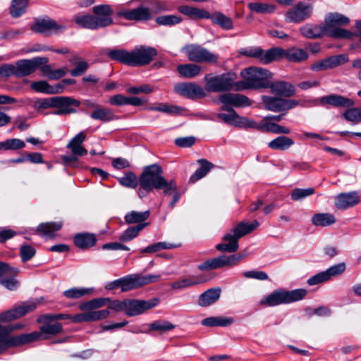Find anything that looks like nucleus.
<instances>
[{"instance_id":"a19ab883","label":"nucleus","mask_w":361,"mask_h":361,"mask_svg":"<svg viewBox=\"0 0 361 361\" xmlns=\"http://www.w3.org/2000/svg\"><path fill=\"white\" fill-rule=\"evenodd\" d=\"M293 144L294 141L291 138L281 135L270 141L268 143V147L271 149L285 151Z\"/></svg>"},{"instance_id":"9d476101","label":"nucleus","mask_w":361,"mask_h":361,"mask_svg":"<svg viewBox=\"0 0 361 361\" xmlns=\"http://www.w3.org/2000/svg\"><path fill=\"white\" fill-rule=\"evenodd\" d=\"M272 61L281 58H285L288 61L294 63H300L308 59V53L303 49L296 47L283 49L280 47L272 48Z\"/></svg>"},{"instance_id":"e433bc0d","label":"nucleus","mask_w":361,"mask_h":361,"mask_svg":"<svg viewBox=\"0 0 361 361\" xmlns=\"http://www.w3.org/2000/svg\"><path fill=\"white\" fill-rule=\"evenodd\" d=\"M208 19H210L214 24L219 25L224 30H229L233 28L232 19L222 13L214 12L212 14L209 13Z\"/></svg>"},{"instance_id":"e2e57ef3","label":"nucleus","mask_w":361,"mask_h":361,"mask_svg":"<svg viewBox=\"0 0 361 361\" xmlns=\"http://www.w3.org/2000/svg\"><path fill=\"white\" fill-rule=\"evenodd\" d=\"M314 192V190L312 188H295L291 192V199L294 201H300L313 195Z\"/></svg>"},{"instance_id":"7ed1b4c3","label":"nucleus","mask_w":361,"mask_h":361,"mask_svg":"<svg viewBox=\"0 0 361 361\" xmlns=\"http://www.w3.org/2000/svg\"><path fill=\"white\" fill-rule=\"evenodd\" d=\"M259 225V222L256 220L251 223H239L235 228L224 235L223 237L224 243L216 245V248L221 252H235L239 247L238 240L256 229Z\"/></svg>"},{"instance_id":"2f4dec72","label":"nucleus","mask_w":361,"mask_h":361,"mask_svg":"<svg viewBox=\"0 0 361 361\" xmlns=\"http://www.w3.org/2000/svg\"><path fill=\"white\" fill-rule=\"evenodd\" d=\"M319 101L322 104H329L337 107H350L354 105V102L352 99L338 94L322 97Z\"/></svg>"},{"instance_id":"393cba45","label":"nucleus","mask_w":361,"mask_h":361,"mask_svg":"<svg viewBox=\"0 0 361 361\" xmlns=\"http://www.w3.org/2000/svg\"><path fill=\"white\" fill-rule=\"evenodd\" d=\"M238 54L247 57L256 58L264 64L272 62V49L264 51L259 47H249L240 49Z\"/></svg>"},{"instance_id":"9b49d317","label":"nucleus","mask_w":361,"mask_h":361,"mask_svg":"<svg viewBox=\"0 0 361 361\" xmlns=\"http://www.w3.org/2000/svg\"><path fill=\"white\" fill-rule=\"evenodd\" d=\"M312 11L313 7L310 4L300 2L285 13V20L287 23H300L310 18Z\"/></svg>"},{"instance_id":"b1692460","label":"nucleus","mask_w":361,"mask_h":361,"mask_svg":"<svg viewBox=\"0 0 361 361\" xmlns=\"http://www.w3.org/2000/svg\"><path fill=\"white\" fill-rule=\"evenodd\" d=\"M348 57L345 54L332 56L321 61H318L311 65L312 71L319 72L336 68L348 61Z\"/></svg>"},{"instance_id":"6e6552de","label":"nucleus","mask_w":361,"mask_h":361,"mask_svg":"<svg viewBox=\"0 0 361 361\" xmlns=\"http://www.w3.org/2000/svg\"><path fill=\"white\" fill-rule=\"evenodd\" d=\"M261 100L263 107L272 112L288 111L299 105L296 99H285L276 95H262Z\"/></svg>"},{"instance_id":"39448f33","label":"nucleus","mask_w":361,"mask_h":361,"mask_svg":"<svg viewBox=\"0 0 361 361\" xmlns=\"http://www.w3.org/2000/svg\"><path fill=\"white\" fill-rule=\"evenodd\" d=\"M349 18L338 13L328 14L325 18V27L327 30V35L336 39H353L354 33L340 27V25H348Z\"/></svg>"},{"instance_id":"3c124183","label":"nucleus","mask_w":361,"mask_h":361,"mask_svg":"<svg viewBox=\"0 0 361 361\" xmlns=\"http://www.w3.org/2000/svg\"><path fill=\"white\" fill-rule=\"evenodd\" d=\"M107 56L112 60L118 61L129 66L130 51L123 49H111L107 52Z\"/></svg>"},{"instance_id":"4d7b16f0","label":"nucleus","mask_w":361,"mask_h":361,"mask_svg":"<svg viewBox=\"0 0 361 361\" xmlns=\"http://www.w3.org/2000/svg\"><path fill=\"white\" fill-rule=\"evenodd\" d=\"M28 0H13L11 7L10 13L13 18H18L25 12Z\"/></svg>"},{"instance_id":"4468645a","label":"nucleus","mask_w":361,"mask_h":361,"mask_svg":"<svg viewBox=\"0 0 361 361\" xmlns=\"http://www.w3.org/2000/svg\"><path fill=\"white\" fill-rule=\"evenodd\" d=\"M116 16L130 21H144L150 20L152 13L149 8L141 5L133 9L121 8Z\"/></svg>"},{"instance_id":"c9c22d12","label":"nucleus","mask_w":361,"mask_h":361,"mask_svg":"<svg viewBox=\"0 0 361 361\" xmlns=\"http://www.w3.org/2000/svg\"><path fill=\"white\" fill-rule=\"evenodd\" d=\"M178 11L192 19H208L209 17V13L206 10L189 6L178 7Z\"/></svg>"},{"instance_id":"cd10ccee","label":"nucleus","mask_w":361,"mask_h":361,"mask_svg":"<svg viewBox=\"0 0 361 361\" xmlns=\"http://www.w3.org/2000/svg\"><path fill=\"white\" fill-rule=\"evenodd\" d=\"M360 202V196L357 192L341 193L336 197L335 205L339 209H346Z\"/></svg>"},{"instance_id":"49530a36","label":"nucleus","mask_w":361,"mask_h":361,"mask_svg":"<svg viewBox=\"0 0 361 361\" xmlns=\"http://www.w3.org/2000/svg\"><path fill=\"white\" fill-rule=\"evenodd\" d=\"M233 319L231 317H210L202 321V324L205 326H227L232 324Z\"/></svg>"},{"instance_id":"aec40b11","label":"nucleus","mask_w":361,"mask_h":361,"mask_svg":"<svg viewBox=\"0 0 361 361\" xmlns=\"http://www.w3.org/2000/svg\"><path fill=\"white\" fill-rule=\"evenodd\" d=\"M243 257L244 256L242 255H236L232 256L223 255L204 262V263L200 264L198 268L200 270L221 269L227 265L235 264Z\"/></svg>"},{"instance_id":"603ef678","label":"nucleus","mask_w":361,"mask_h":361,"mask_svg":"<svg viewBox=\"0 0 361 361\" xmlns=\"http://www.w3.org/2000/svg\"><path fill=\"white\" fill-rule=\"evenodd\" d=\"M118 181L122 186L132 189L136 188L139 184V179L132 171H128L122 177L118 178Z\"/></svg>"},{"instance_id":"2eb2a0df","label":"nucleus","mask_w":361,"mask_h":361,"mask_svg":"<svg viewBox=\"0 0 361 361\" xmlns=\"http://www.w3.org/2000/svg\"><path fill=\"white\" fill-rule=\"evenodd\" d=\"M48 62L46 57H34L31 59H22L16 62V77L21 78L33 73L40 66Z\"/></svg>"},{"instance_id":"6e6d98bb","label":"nucleus","mask_w":361,"mask_h":361,"mask_svg":"<svg viewBox=\"0 0 361 361\" xmlns=\"http://www.w3.org/2000/svg\"><path fill=\"white\" fill-rule=\"evenodd\" d=\"M149 216V211L136 212L131 211L125 216V221L127 224L140 223L148 219Z\"/></svg>"},{"instance_id":"412c9836","label":"nucleus","mask_w":361,"mask_h":361,"mask_svg":"<svg viewBox=\"0 0 361 361\" xmlns=\"http://www.w3.org/2000/svg\"><path fill=\"white\" fill-rule=\"evenodd\" d=\"M93 16L97 22L100 24L98 28H104L111 25L114 23L111 17L113 9L109 4H101L95 6L92 8Z\"/></svg>"},{"instance_id":"58836bf2","label":"nucleus","mask_w":361,"mask_h":361,"mask_svg":"<svg viewBox=\"0 0 361 361\" xmlns=\"http://www.w3.org/2000/svg\"><path fill=\"white\" fill-rule=\"evenodd\" d=\"M62 226L61 223L49 222L43 223L38 226L37 232L46 238H54L55 236L54 233L61 229Z\"/></svg>"},{"instance_id":"f704fd0d","label":"nucleus","mask_w":361,"mask_h":361,"mask_svg":"<svg viewBox=\"0 0 361 361\" xmlns=\"http://www.w3.org/2000/svg\"><path fill=\"white\" fill-rule=\"evenodd\" d=\"M54 107H60L62 110L67 111V114L75 113L76 110L73 107L78 106L80 102L68 97H55Z\"/></svg>"},{"instance_id":"0eeeda50","label":"nucleus","mask_w":361,"mask_h":361,"mask_svg":"<svg viewBox=\"0 0 361 361\" xmlns=\"http://www.w3.org/2000/svg\"><path fill=\"white\" fill-rule=\"evenodd\" d=\"M235 75L233 73H226L218 75H207L204 77L205 89L208 92H220L228 91L233 88Z\"/></svg>"},{"instance_id":"4c0bfd02","label":"nucleus","mask_w":361,"mask_h":361,"mask_svg":"<svg viewBox=\"0 0 361 361\" xmlns=\"http://www.w3.org/2000/svg\"><path fill=\"white\" fill-rule=\"evenodd\" d=\"M179 74L185 78H192L199 75L202 68L200 66L195 63L181 64L177 67Z\"/></svg>"},{"instance_id":"f257e3e1","label":"nucleus","mask_w":361,"mask_h":361,"mask_svg":"<svg viewBox=\"0 0 361 361\" xmlns=\"http://www.w3.org/2000/svg\"><path fill=\"white\" fill-rule=\"evenodd\" d=\"M240 75L243 80L236 83L237 90L267 88L273 74L267 69L252 66L242 70Z\"/></svg>"},{"instance_id":"72a5a7b5","label":"nucleus","mask_w":361,"mask_h":361,"mask_svg":"<svg viewBox=\"0 0 361 361\" xmlns=\"http://www.w3.org/2000/svg\"><path fill=\"white\" fill-rule=\"evenodd\" d=\"M220 295V288H210L200 295L198 305L201 307L209 306L219 299Z\"/></svg>"},{"instance_id":"37998d69","label":"nucleus","mask_w":361,"mask_h":361,"mask_svg":"<svg viewBox=\"0 0 361 361\" xmlns=\"http://www.w3.org/2000/svg\"><path fill=\"white\" fill-rule=\"evenodd\" d=\"M197 162L200 166L190 178V182L192 183L204 178L214 167V164L206 159H200Z\"/></svg>"},{"instance_id":"13d9d810","label":"nucleus","mask_w":361,"mask_h":361,"mask_svg":"<svg viewBox=\"0 0 361 361\" xmlns=\"http://www.w3.org/2000/svg\"><path fill=\"white\" fill-rule=\"evenodd\" d=\"M341 272H319L307 280L310 286L319 284L329 280L331 277L337 276Z\"/></svg>"},{"instance_id":"69168bd1","label":"nucleus","mask_w":361,"mask_h":361,"mask_svg":"<svg viewBox=\"0 0 361 361\" xmlns=\"http://www.w3.org/2000/svg\"><path fill=\"white\" fill-rule=\"evenodd\" d=\"M174 328L175 325L168 321H156L149 325L150 330L160 332L171 331Z\"/></svg>"},{"instance_id":"79ce46f5","label":"nucleus","mask_w":361,"mask_h":361,"mask_svg":"<svg viewBox=\"0 0 361 361\" xmlns=\"http://www.w3.org/2000/svg\"><path fill=\"white\" fill-rule=\"evenodd\" d=\"M0 284L10 290H14L18 288L19 281L14 272H0Z\"/></svg>"},{"instance_id":"09e8293b","label":"nucleus","mask_w":361,"mask_h":361,"mask_svg":"<svg viewBox=\"0 0 361 361\" xmlns=\"http://www.w3.org/2000/svg\"><path fill=\"white\" fill-rule=\"evenodd\" d=\"M90 117L94 120L109 122L114 118V114L111 109L97 107L92 112Z\"/></svg>"},{"instance_id":"f3484780","label":"nucleus","mask_w":361,"mask_h":361,"mask_svg":"<svg viewBox=\"0 0 361 361\" xmlns=\"http://www.w3.org/2000/svg\"><path fill=\"white\" fill-rule=\"evenodd\" d=\"M214 276L215 275L212 272H197L195 274L190 275L173 282L171 286L173 289L185 288L192 286L207 282L214 278Z\"/></svg>"},{"instance_id":"bb28decb","label":"nucleus","mask_w":361,"mask_h":361,"mask_svg":"<svg viewBox=\"0 0 361 361\" xmlns=\"http://www.w3.org/2000/svg\"><path fill=\"white\" fill-rule=\"evenodd\" d=\"M267 88H269L272 94L281 97H290L296 93L295 86L283 80L269 81Z\"/></svg>"},{"instance_id":"dca6fc26","label":"nucleus","mask_w":361,"mask_h":361,"mask_svg":"<svg viewBox=\"0 0 361 361\" xmlns=\"http://www.w3.org/2000/svg\"><path fill=\"white\" fill-rule=\"evenodd\" d=\"M160 278L159 275H148L142 277L139 274H133L121 279V290L128 291L137 288L143 285L157 281Z\"/></svg>"},{"instance_id":"a878e982","label":"nucleus","mask_w":361,"mask_h":361,"mask_svg":"<svg viewBox=\"0 0 361 361\" xmlns=\"http://www.w3.org/2000/svg\"><path fill=\"white\" fill-rule=\"evenodd\" d=\"M216 117L227 124L240 128L255 126L253 120L241 117L235 111H230L229 113H219L216 114Z\"/></svg>"},{"instance_id":"ddd939ff","label":"nucleus","mask_w":361,"mask_h":361,"mask_svg":"<svg viewBox=\"0 0 361 361\" xmlns=\"http://www.w3.org/2000/svg\"><path fill=\"white\" fill-rule=\"evenodd\" d=\"M189 60L197 63H216L218 56L208 49L196 44H190L185 47Z\"/></svg>"},{"instance_id":"0e129e2a","label":"nucleus","mask_w":361,"mask_h":361,"mask_svg":"<svg viewBox=\"0 0 361 361\" xmlns=\"http://www.w3.org/2000/svg\"><path fill=\"white\" fill-rule=\"evenodd\" d=\"M4 150H18L25 147V142L18 138H11L4 141Z\"/></svg>"},{"instance_id":"de8ad7c7","label":"nucleus","mask_w":361,"mask_h":361,"mask_svg":"<svg viewBox=\"0 0 361 361\" xmlns=\"http://www.w3.org/2000/svg\"><path fill=\"white\" fill-rule=\"evenodd\" d=\"M108 302H109V298H94L81 303L79 305V308L82 311H92L106 305Z\"/></svg>"},{"instance_id":"423d86ee","label":"nucleus","mask_w":361,"mask_h":361,"mask_svg":"<svg viewBox=\"0 0 361 361\" xmlns=\"http://www.w3.org/2000/svg\"><path fill=\"white\" fill-rule=\"evenodd\" d=\"M139 184L147 192H151L154 188L161 189L166 184L161 168L156 164L145 167L139 178Z\"/></svg>"},{"instance_id":"864d4df0","label":"nucleus","mask_w":361,"mask_h":361,"mask_svg":"<svg viewBox=\"0 0 361 361\" xmlns=\"http://www.w3.org/2000/svg\"><path fill=\"white\" fill-rule=\"evenodd\" d=\"M62 331V326L60 323L56 322L54 324H47L41 326L40 337L38 340L41 339L42 336L44 335V338H48L49 336H54Z\"/></svg>"},{"instance_id":"680f3d73","label":"nucleus","mask_w":361,"mask_h":361,"mask_svg":"<svg viewBox=\"0 0 361 361\" xmlns=\"http://www.w3.org/2000/svg\"><path fill=\"white\" fill-rule=\"evenodd\" d=\"M343 117L350 122L357 124L361 122V108H351L343 113Z\"/></svg>"},{"instance_id":"338daca9","label":"nucleus","mask_w":361,"mask_h":361,"mask_svg":"<svg viewBox=\"0 0 361 361\" xmlns=\"http://www.w3.org/2000/svg\"><path fill=\"white\" fill-rule=\"evenodd\" d=\"M176 246L171 243L159 242L146 247L145 249L142 250V252L153 253L161 250L172 249L174 248Z\"/></svg>"},{"instance_id":"8fccbe9b","label":"nucleus","mask_w":361,"mask_h":361,"mask_svg":"<svg viewBox=\"0 0 361 361\" xmlns=\"http://www.w3.org/2000/svg\"><path fill=\"white\" fill-rule=\"evenodd\" d=\"M247 7L250 11L261 14L271 13L276 10L275 5L262 2L249 3Z\"/></svg>"},{"instance_id":"4be33fe9","label":"nucleus","mask_w":361,"mask_h":361,"mask_svg":"<svg viewBox=\"0 0 361 361\" xmlns=\"http://www.w3.org/2000/svg\"><path fill=\"white\" fill-rule=\"evenodd\" d=\"M175 92L189 99L203 98L206 96L204 89L192 82H180L174 87Z\"/></svg>"},{"instance_id":"5701e85b","label":"nucleus","mask_w":361,"mask_h":361,"mask_svg":"<svg viewBox=\"0 0 361 361\" xmlns=\"http://www.w3.org/2000/svg\"><path fill=\"white\" fill-rule=\"evenodd\" d=\"M66 29V25L58 24L56 21L50 18L37 20L31 27L32 31L45 35L58 33Z\"/></svg>"},{"instance_id":"5fc2aeb1","label":"nucleus","mask_w":361,"mask_h":361,"mask_svg":"<svg viewBox=\"0 0 361 361\" xmlns=\"http://www.w3.org/2000/svg\"><path fill=\"white\" fill-rule=\"evenodd\" d=\"M147 224H141L134 226L126 229L121 235L118 239L122 242H128L135 238L139 232L144 228Z\"/></svg>"},{"instance_id":"052dcab7","label":"nucleus","mask_w":361,"mask_h":361,"mask_svg":"<svg viewBox=\"0 0 361 361\" xmlns=\"http://www.w3.org/2000/svg\"><path fill=\"white\" fill-rule=\"evenodd\" d=\"M93 288H73L69 290L64 291L63 294L67 298L75 299L79 298L85 295H90L92 293Z\"/></svg>"},{"instance_id":"7c9ffc66","label":"nucleus","mask_w":361,"mask_h":361,"mask_svg":"<svg viewBox=\"0 0 361 361\" xmlns=\"http://www.w3.org/2000/svg\"><path fill=\"white\" fill-rule=\"evenodd\" d=\"M254 124L255 126H250V128L276 134H289L290 132V129L286 127L269 121L267 118H264L260 123L254 121Z\"/></svg>"},{"instance_id":"c756f323","label":"nucleus","mask_w":361,"mask_h":361,"mask_svg":"<svg viewBox=\"0 0 361 361\" xmlns=\"http://www.w3.org/2000/svg\"><path fill=\"white\" fill-rule=\"evenodd\" d=\"M86 139V134L84 131L78 133L67 144L66 147L69 149L72 154L78 156H84L87 154V149L82 146V143Z\"/></svg>"},{"instance_id":"774afa93","label":"nucleus","mask_w":361,"mask_h":361,"mask_svg":"<svg viewBox=\"0 0 361 361\" xmlns=\"http://www.w3.org/2000/svg\"><path fill=\"white\" fill-rule=\"evenodd\" d=\"M55 97L45 99H39L35 101L34 107L37 111L54 107Z\"/></svg>"},{"instance_id":"f8f14e48","label":"nucleus","mask_w":361,"mask_h":361,"mask_svg":"<svg viewBox=\"0 0 361 361\" xmlns=\"http://www.w3.org/2000/svg\"><path fill=\"white\" fill-rule=\"evenodd\" d=\"M126 302L125 314L129 317H135L156 307L159 303V299L157 298L147 300L126 299Z\"/></svg>"},{"instance_id":"bf43d9fd","label":"nucleus","mask_w":361,"mask_h":361,"mask_svg":"<svg viewBox=\"0 0 361 361\" xmlns=\"http://www.w3.org/2000/svg\"><path fill=\"white\" fill-rule=\"evenodd\" d=\"M155 21L159 25L172 26L180 23L182 18L176 15H164L157 17Z\"/></svg>"},{"instance_id":"20e7f679","label":"nucleus","mask_w":361,"mask_h":361,"mask_svg":"<svg viewBox=\"0 0 361 361\" xmlns=\"http://www.w3.org/2000/svg\"><path fill=\"white\" fill-rule=\"evenodd\" d=\"M307 294L305 289L286 290L277 289L261 299V305L274 307L283 304H288L303 299Z\"/></svg>"},{"instance_id":"6ab92c4d","label":"nucleus","mask_w":361,"mask_h":361,"mask_svg":"<svg viewBox=\"0 0 361 361\" xmlns=\"http://www.w3.org/2000/svg\"><path fill=\"white\" fill-rule=\"evenodd\" d=\"M36 301H27L21 305L0 314V322H6L20 318L37 308Z\"/></svg>"},{"instance_id":"a211bd4d","label":"nucleus","mask_w":361,"mask_h":361,"mask_svg":"<svg viewBox=\"0 0 361 361\" xmlns=\"http://www.w3.org/2000/svg\"><path fill=\"white\" fill-rule=\"evenodd\" d=\"M219 101L224 104L221 109L226 111V113H229L230 111H234L232 108L228 107V105H231L235 107H245L251 105V102L249 98L240 94H223L219 96Z\"/></svg>"},{"instance_id":"1a4fd4ad","label":"nucleus","mask_w":361,"mask_h":361,"mask_svg":"<svg viewBox=\"0 0 361 361\" xmlns=\"http://www.w3.org/2000/svg\"><path fill=\"white\" fill-rule=\"evenodd\" d=\"M157 50L152 47L139 46L130 51L129 66H144L149 64L157 56Z\"/></svg>"},{"instance_id":"ea45409f","label":"nucleus","mask_w":361,"mask_h":361,"mask_svg":"<svg viewBox=\"0 0 361 361\" xmlns=\"http://www.w3.org/2000/svg\"><path fill=\"white\" fill-rule=\"evenodd\" d=\"M311 221L315 226L326 227L334 224L336 218L330 213H317L312 216Z\"/></svg>"},{"instance_id":"f03ea898","label":"nucleus","mask_w":361,"mask_h":361,"mask_svg":"<svg viewBox=\"0 0 361 361\" xmlns=\"http://www.w3.org/2000/svg\"><path fill=\"white\" fill-rule=\"evenodd\" d=\"M20 324L2 326L0 324V348L3 351L8 348L23 345L37 341L40 334L33 331L30 334H23L17 336H10V333L16 329H20Z\"/></svg>"},{"instance_id":"a18cd8bd","label":"nucleus","mask_w":361,"mask_h":361,"mask_svg":"<svg viewBox=\"0 0 361 361\" xmlns=\"http://www.w3.org/2000/svg\"><path fill=\"white\" fill-rule=\"evenodd\" d=\"M74 19L76 24L87 29L97 30L98 25H100L99 22L96 23L93 15L91 14L75 16Z\"/></svg>"},{"instance_id":"473e14b6","label":"nucleus","mask_w":361,"mask_h":361,"mask_svg":"<svg viewBox=\"0 0 361 361\" xmlns=\"http://www.w3.org/2000/svg\"><path fill=\"white\" fill-rule=\"evenodd\" d=\"M31 88L36 92L45 93V94H60L63 92V85H57L56 86H51L46 81L41 80L33 82L31 84Z\"/></svg>"},{"instance_id":"c85d7f7f","label":"nucleus","mask_w":361,"mask_h":361,"mask_svg":"<svg viewBox=\"0 0 361 361\" xmlns=\"http://www.w3.org/2000/svg\"><path fill=\"white\" fill-rule=\"evenodd\" d=\"M300 34L306 38L316 39L327 35L325 25H315L307 23L299 29Z\"/></svg>"},{"instance_id":"c03bdc74","label":"nucleus","mask_w":361,"mask_h":361,"mask_svg":"<svg viewBox=\"0 0 361 361\" xmlns=\"http://www.w3.org/2000/svg\"><path fill=\"white\" fill-rule=\"evenodd\" d=\"M75 245L81 249H87L95 245L96 238L92 234L79 233L74 238Z\"/></svg>"}]
</instances>
